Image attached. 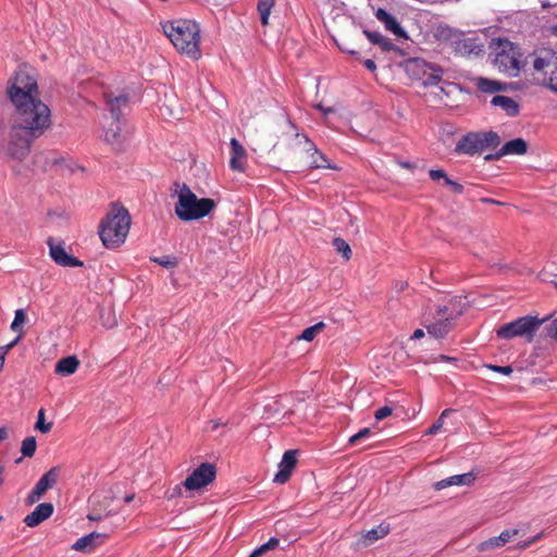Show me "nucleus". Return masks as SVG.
Masks as SVG:
<instances>
[{
    "mask_svg": "<svg viewBox=\"0 0 557 557\" xmlns=\"http://www.w3.org/2000/svg\"><path fill=\"white\" fill-rule=\"evenodd\" d=\"M87 518H88L89 520H92V521H99V520H101V516H100V515H96V513H89V515L87 516Z\"/></svg>",
    "mask_w": 557,
    "mask_h": 557,
    "instance_id": "nucleus-55",
    "label": "nucleus"
},
{
    "mask_svg": "<svg viewBox=\"0 0 557 557\" xmlns=\"http://www.w3.org/2000/svg\"><path fill=\"white\" fill-rule=\"evenodd\" d=\"M363 34L366 35V37L369 39V41L371 44L380 46L383 51H386V52H388V51H400L399 47L394 45L391 41V39H388L387 37H384L379 32H372V30L364 29Z\"/></svg>",
    "mask_w": 557,
    "mask_h": 557,
    "instance_id": "nucleus-24",
    "label": "nucleus"
},
{
    "mask_svg": "<svg viewBox=\"0 0 557 557\" xmlns=\"http://www.w3.org/2000/svg\"><path fill=\"white\" fill-rule=\"evenodd\" d=\"M38 94L36 78L25 70L16 71L8 82L7 95L15 111L7 152L13 159H25L32 144L52 125L50 108L38 98Z\"/></svg>",
    "mask_w": 557,
    "mask_h": 557,
    "instance_id": "nucleus-1",
    "label": "nucleus"
},
{
    "mask_svg": "<svg viewBox=\"0 0 557 557\" xmlns=\"http://www.w3.org/2000/svg\"><path fill=\"white\" fill-rule=\"evenodd\" d=\"M51 428H52L51 422H48V423L45 422V410L40 409L38 411V417H37V421L35 424V429L40 431L41 433H48L51 430Z\"/></svg>",
    "mask_w": 557,
    "mask_h": 557,
    "instance_id": "nucleus-36",
    "label": "nucleus"
},
{
    "mask_svg": "<svg viewBox=\"0 0 557 557\" xmlns=\"http://www.w3.org/2000/svg\"><path fill=\"white\" fill-rule=\"evenodd\" d=\"M325 327L324 322H318L314 325H311L302 331V333L297 337L298 339L311 342L319 332H321Z\"/></svg>",
    "mask_w": 557,
    "mask_h": 557,
    "instance_id": "nucleus-30",
    "label": "nucleus"
},
{
    "mask_svg": "<svg viewBox=\"0 0 557 557\" xmlns=\"http://www.w3.org/2000/svg\"><path fill=\"white\" fill-rule=\"evenodd\" d=\"M54 507L51 503H41L24 518V523L29 528L39 525L42 521L50 518L53 513Z\"/></svg>",
    "mask_w": 557,
    "mask_h": 557,
    "instance_id": "nucleus-15",
    "label": "nucleus"
},
{
    "mask_svg": "<svg viewBox=\"0 0 557 557\" xmlns=\"http://www.w3.org/2000/svg\"><path fill=\"white\" fill-rule=\"evenodd\" d=\"M3 483V468L0 467V485Z\"/></svg>",
    "mask_w": 557,
    "mask_h": 557,
    "instance_id": "nucleus-60",
    "label": "nucleus"
},
{
    "mask_svg": "<svg viewBox=\"0 0 557 557\" xmlns=\"http://www.w3.org/2000/svg\"><path fill=\"white\" fill-rule=\"evenodd\" d=\"M4 361L5 359H3L2 357H0V372L2 371L3 367H4Z\"/></svg>",
    "mask_w": 557,
    "mask_h": 557,
    "instance_id": "nucleus-61",
    "label": "nucleus"
},
{
    "mask_svg": "<svg viewBox=\"0 0 557 557\" xmlns=\"http://www.w3.org/2000/svg\"><path fill=\"white\" fill-rule=\"evenodd\" d=\"M275 4V0H259L257 4V11L260 15V22L262 26L269 25V17L271 11Z\"/></svg>",
    "mask_w": 557,
    "mask_h": 557,
    "instance_id": "nucleus-29",
    "label": "nucleus"
},
{
    "mask_svg": "<svg viewBox=\"0 0 557 557\" xmlns=\"http://www.w3.org/2000/svg\"><path fill=\"white\" fill-rule=\"evenodd\" d=\"M456 85L455 84H450V83H447L446 86H442L440 88L441 92L445 94V95H449L450 90L448 88H455Z\"/></svg>",
    "mask_w": 557,
    "mask_h": 557,
    "instance_id": "nucleus-52",
    "label": "nucleus"
},
{
    "mask_svg": "<svg viewBox=\"0 0 557 557\" xmlns=\"http://www.w3.org/2000/svg\"><path fill=\"white\" fill-rule=\"evenodd\" d=\"M265 544L270 550H273L278 546L280 540L277 537H271L268 542H265Z\"/></svg>",
    "mask_w": 557,
    "mask_h": 557,
    "instance_id": "nucleus-50",
    "label": "nucleus"
},
{
    "mask_svg": "<svg viewBox=\"0 0 557 557\" xmlns=\"http://www.w3.org/2000/svg\"><path fill=\"white\" fill-rule=\"evenodd\" d=\"M544 536V532H540L537 533L536 535L530 537L529 540H525V541H522V542H519L517 547L519 549H527L528 547H530L532 544H534L535 542L540 541L542 537Z\"/></svg>",
    "mask_w": 557,
    "mask_h": 557,
    "instance_id": "nucleus-40",
    "label": "nucleus"
},
{
    "mask_svg": "<svg viewBox=\"0 0 557 557\" xmlns=\"http://www.w3.org/2000/svg\"><path fill=\"white\" fill-rule=\"evenodd\" d=\"M423 336H424V332H423V330H421V329H417V330L413 332V334H412L411 338H412V339H420V338H422Z\"/></svg>",
    "mask_w": 557,
    "mask_h": 557,
    "instance_id": "nucleus-53",
    "label": "nucleus"
},
{
    "mask_svg": "<svg viewBox=\"0 0 557 557\" xmlns=\"http://www.w3.org/2000/svg\"><path fill=\"white\" fill-rule=\"evenodd\" d=\"M370 434H371V430L369 428H363L358 433L350 436L348 442L350 445H355L357 442H359L360 440H362L364 437H368Z\"/></svg>",
    "mask_w": 557,
    "mask_h": 557,
    "instance_id": "nucleus-42",
    "label": "nucleus"
},
{
    "mask_svg": "<svg viewBox=\"0 0 557 557\" xmlns=\"http://www.w3.org/2000/svg\"><path fill=\"white\" fill-rule=\"evenodd\" d=\"M348 53L354 54L356 53L354 50H347Z\"/></svg>",
    "mask_w": 557,
    "mask_h": 557,
    "instance_id": "nucleus-64",
    "label": "nucleus"
},
{
    "mask_svg": "<svg viewBox=\"0 0 557 557\" xmlns=\"http://www.w3.org/2000/svg\"><path fill=\"white\" fill-rule=\"evenodd\" d=\"M296 137H301L305 145V151L309 154L310 161H309V168L310 169H335L333 166L329 159L323 154L321 151L318 150L315 145L308 138L307 135L299 133H296Z\"/></svg>",
    "mask_w": 557,
    "mask_h": 557,
    "instance_id": "nucleus-13",
    "label": "nucleus"
},
{
    "mask_svg": "<svg viewBox=\"0 0 557 557\" xmlns=\"http://www.w3.org/2000/svg\"><path fill=\"white\" fill-rule=\"evenodd\" d=\"M482 201L486 202V203H496L497 202L496 200L491 199V198H483Z\"/></svg>",
    "mask_w": 557,
    "mask_h": 557,
    "instance_id": "nucleus-58",
    "label": "nucleus"
},
{
    "mask_svg": "<svg viewBox=\"0 0 557 557\" xmlns=\"http://www.w3.org/2000/svg\"><path fill=\"white\" fill-rule=\"evenodd\" d=\"M270 549L268 548V545L264 543L262 545H260L259 547H257L250 555L249 557H260L262 556L263 554H265L267 552H269Z\"/></svg>",
    "mask_w": 557,
    "mask_h": 557,
    "instance_id": "nucleus-48",
    "label": "nucleus"
},
{
    "mask_svg": "<svg viewBox=\"0 0 557 557\" xmlns=\"http://www.w3.org/2000/svg\"><path fill=\"white\" fill-rule=\"evenodd\" d=\"M455 51L461 55H478L482 52L483 46L476 38L461 37L454 41Z\"/></svg>",
    "mask_w": 557,
    "mask_h": 557,
    "instance_id": "nucleus-18",
    "label": "nucleus"
},
{
    "mask_svg": "<svg viewBox=\"0 0 557 557\" xmlns=\"http://www.w3.org/2000/svg\"><path fill=\"white\" fill-rule=\"evenodd\" d=\"M215 208L216 202L213 199L198 198L186 184H183L174 211L180 220L189 222L208 216Z\"/></svg>",
    "mask_w": 557,
    "mask_h": 557,
    "instance_id": "nucleus-4",
    "label": "nucleus"
},
{
    "mask_svg": "<svg viewBox=\"0 0 557 557\" xmlns=\"http://www.w3.org/2000/svg\"><path fill=\"white\" fill-rule=\"evenodd\" d=\"M429 176L432 181H440V180H443V184L445 183L446 178L448 177V175L446 174V172L442 169H437V170H430L429 171Z\"/></svg>",
    "mask_w": 557,
    "mask_h": 557,
    "instance_id": "nucleus-44",
    "label": "nucleus"
},
{
    "mask_svg": "<svg viewBox=\"0 0 557 557\" xmlns=\"http://www.w3.org/2000/svg\"><path fill=\"white\" fill-rule=\"evenodd\" d=\"M211 423H212V428H211V429H212L213 431H214V430H216L220 425H222V424H223L222 422H220V421H214V420H213V421H211Z\"/></svg>",
    "mask_w": 557,
    "mask_h": 557,
    "instance_id": "nucleus-57",
    "label": "nucleus"
},
{
    "mask_svg": "<svg viewBox=\"0 0 557 557\" xmlns=\"http://www.w3.org/2000/svg\"><path fill=\"white\" fill-rule=\"evenodd\" d=\"M297 454L298 450L294 449H289L284 453L278 465L280 470L274 475L273 482L284 484L289 480L292 472L297 463Z\"/></svg>",
    "mask_w": 557,
    "mask_h": 557,
    "instance_id": "nucleus-14",
    "label": "nucleus"
},
{
    "mask_svg": "<svg viewBox=\"0 0 557 557\" xmlns=\"http://www.w3.org/2000/svg\"><path fill=\"white\" fill-rule=\"evenodd\" d=\"M106 102L109 107L111 115L115 122H120L123 109H125L129 102V96L127 92H121L119 96L112 94H104Z\"/></svg>",
    "mask_w": 557,
    "mask_h": 557,
    "instance_id": "nucleus-16",
    "label": "nucleus"
},
{
    "mask_svg": "<svg viewBox=\"0 0 557 557\" xmlns=\"http://www.w3.org/2000/svg\"><path fill=\"white\" fill-rule=\"evenodd\" d=\"M106 539H107L106 533L91 532L83 537H79L72 545V548L77 552L90 553L97 546L101 545Z\"/></svg>",
    "mask_w": 557,
    "mask_h": 557,
    "instance_id": "nucleus-17",
    "label": "nucleus"
},
{
    "mask_svg": "<svg viewBox=\"0 0 557 557\" xmlns=\"http://www.w3.org/2000/svg\"><path fill=\"white\" fill-rule=\"evenodd\" d=\"M528 151V143L523 138H515L512 140L507 141L500 148V154H524Z\"/></svg>",
    "mask_w": 557,
    "mask_h": 557,
    "instance_id": "nucleus-26",
    "label": "nucleus"
},
{
    "mask_svg": "<svg viewBox=\"0 0 557 557\" xmlns=\"http://www.w3.org/2000/svg\"><path fill=\"white\" fill-rule=\"evenodd\" d=\"M546 321L547 318L540 319L536 315L520 317L511 322L500 325L496 330V336L506 341L521 337L527 343H532L537 331Z\"/></svg>",
    "mask_w": 557,
    "mask_h": 557,
    "instance_id": "nucleus-5",
    "label": "nucleus"
},
{
    "mask_svg": "<svg viewBox=\"0 0 557 557\" xmlns=\"http://www.w3.org/2000/svg\"><path fill=\"white\" fill-rule=\"evenodd\" d=\"M444 185L448 186L450 188V190L456 195H461L465 189L463 185H461L460 183H458L456 181L450 180L449 177L446 178Z\"/></svg>",
    "mask_w": 557,
    "mask_h": 557,
    "instance_id": "nucleus-41",
    "label": "nucleus"
},
{
    "mask_svg": "<svg viewBox=\"0 0 557 557\" xmlns=\"http://www.w3.org/2000/svg\"><path fill=\"white\" fill-rule=\"evenodd\" d=\"M460 310L454 309V301L448 305H437L434 321L424 324L428 333L435 338H444L453 329L454 321L461 314Z\"/></svg>",
    "mask_w": 557,
    "mask_h": 557,
    "instance_id": "nucleus-9",
    "label": "nucleus"
},
{
    "mask_svg": "<svg viewBox=\"0 0 557 557\" xmlns=\"http://www.w3.org/2000/svg\"><path fill=\"white\" fill-rule=\"evenodd\" d=\"M499 144L500 137L494 131L469 132L457 141L455 152L457 154L474 156L486 149H495Z\"/></svg>",
    "mask_w": 557,
    "mask_h": 557,
    "instance_id": "nucleus-6",
    "label": "nucleus"
},
{
    "mask_svg": "<svg viewBox=\"0 0 557 557\" xmlns=\"http://www.w3.org/2000/svg\"><path fill=\"white\" fill-rule=\"evenodd\" d=\"M546 336L557 342V318L545 326Z\"/></svg>",
    "mask_w": 557,
    "mask_h": 557,
    "instance_id": "nucleus-45",
    "label": "nucleus"
},
{
    "mask_svg": "<svg viewBox=\"0 0 557 557\" xmlns=\"http://www.w3.org/2000/svg\"><path fill=\"white\" fill-rule=\"evenodd\" d=\"M333 246L335 250L343 256L345 260H349L351 257V249L348 243L339 237L333 239Z\"/></svg>",
    "mask_w": 557,
    "mask_h": 557,
    "instance_id": "nucleus-32",
    "label": "nucleus"
},
{
    "mask_svg": "<svg viewBox=\"0 0 557 557\" xmlns=\"http://www.w3.org/2000/svg\"><path fill=\"white\" fill-rule=\"evenodd\" d=\"M364 66L371 71V72H374L376 70V64L373 60L371 59H367L364 62H363Z\"/></svg>",
    "mask_w": 557,
    "mask_h": 557,
    "instance_id": "nucleus-51",
    "label": "nucleus"
},
{
    "mask_svg": "<svg viewBox=\"0 0 557 557\" xmlns=\"http://www.w3.org/2000/svg\"><path fill=\"white\" fill-rule=\"evenodd\" d=\"M59 474V467H52L46 473H44L26 497V504L33 505L37 503L42 497V495L57 483Z\"/></svg>",
    "mask_w": 557,
    "mask_h": 557,
    "instance_id": "nucleus-11",
    "label": "nucleus"
},
{
    "mask_svg": "<svg viewBox=\"0 0 557 557\" xmlns=\"http://www.w3.org/2000/svg\"><path fill=\"white\" fill-rule=\"evenodd\" d=\"M162 29L164 35L171 40V42L180 53L186 54L194 60L200 58V29L195 21H168L164 24H162Z\"/></svg>",
    "mask_w": 557,
    "mask_h": 557,
    "instance_id": "nucleus-2",
    "label": "nucleus"
},
{
    "mask_svg": "<svg viewBox=\"0 0 557 557\" xmlns=\"http://www.w3.org/2000/svg\"><path fill=\"white\" fill-rule=\"evenodd\" d=\"M491 103L495 107H500L508 116H517L520 112L518 102L508 96H494Z\"/></svg>",
    "mask_w": 557,
    "mask_h": 557,
    "instance_id": "nucleus-23",
    "label": "nucleus"
},
{
    "mask_svg": "<svg viewBox=\"0 0 557 557\" xmlns=\"http://www.w3.org/2000/svg\"><path fill=\"white\" fill-rule=\"evenodd\" d=\"M8 437V431L5 428H0V441H3Z\"/></svg>",
    "mask_w": 557,
    "mask_h": 557,
    "instance_id": "nucleus-54",
    "label": "nucleus"
},
{
    "mask_svg": "<svg viewBox=\"0 0 557 557\" xmlns=\"http://www.w3.org/2000/svg\"><path fill=\"white\" fill-rule=\"evenodd\" d=\"M403 165H404L405 168H410V164H409L408 162H405Z\"/></svg>",
    "mask_w": 557,
    "mask_h": 557,
    "instance_id": "nucleus-63",
    "label": "nucleus"
},
{
    "mask_svg": "<svg viewBox=\"0 0 557 557\" xmlns=\"http://www.w3.org/2000/svg\"><path fill=\"white\" fill-rule=\"evenodd\" d=\"M476 87L485 94H494L504 89V85L502 83L484 77L478 78Z\"/></svg>",
    "mask_w": 557,
    "mask_h": 557,
    "instance_id": "nucleus-28",
    "label": "nucleus"
},
{
    "mask_svg": "<svg viewBox=\"0 0 557 557\" xmlns=\"http://www.w3.org/2000/svg\"><path fill=\"white\" fill-rule=\"evenodd\" d=\"M474 480L475 475L473 472L456 474L436 482L434 484V488L436 491H441L453 485H471L474 482Z\"/></svg>",
    "mask_w": 557,
    "mask_h": 557,
    "instance_id": "nucleus-22",
    "label": "nucleus"
},
{
    "mask_svg": "<svg viewBox=\"0 0 557 557\" xmlns=\"http://www.w3.org/2000/svg\"><path fill=\"white\" fill-rule=\"evenodd\" d=\"M453 411V409L443 410L440 418L429 428L426 434H436L437 431L443 426L444 419Z\"/></svg>",
    "mask_w": 557,
    "mask_h": 557,
    "instance_id": "nucleus-37",
    "label": "nucleus"
},
{
    "mask_svg": "<svg viewBox=\"0 0 557 557\" xmlns=\"http://www.w3.org/2000/svg\"><path fill=\"white\" fill-rule=\"evenodd\" d=\"M391 531L389 523L382 522L379 525L372 528L363 535V542L366 545H371L377 540L385 537Z\"/></svg>",
    "mask_w": 557,
    "mask_h": 557,
    "instance_id": "nucleus-27",
    "label": "nucleus"
},
{
    "mask_svg": "<svg viewBox=\"0 0 557 557\" xmlns=\"http://www.w3.org/2000/svg\"><path fill=\"white\" fill-rule=\"evenodd\" d=\"M183 482L181 484L175 485L173 488L169 490L166 492V498L172 499L176 497H181L183 495Z\"/></svg>",
    "mask_w": 557,
    "mask_h": 557,
    "instance_id": "nucleus-46",
    "label": "nucleus"
},
{
    "mask_svg": "<svg viewBox=\"0 0 557 557\" xmlns=\"http://www.w3.org/2000/svg\"><path fill=\"white\" fill-rule=\"evenodd\" d=\"M79 367V360L76 356H67L65 358L60 359L55 364V373L60 375H72L76 372Z\"/></svg>",
    "mask_w": 557,
    "mask_h": 557,
    "instance_id": "nucleus-25",
    "label": "nucleus"
},
{
    "mask_svg": "<svg viewBox=\"0 0 557 557\" xmlns=\"http://www.w3.org/2000/svg\"><path fill=\"white\" fill-rule=\"evenodd\" d=\"M47 245L49 246L50 257L58 265L67 268L83 267V261L72 255H69L65 251L63 244H55L53 237H49L47 239Z\"/></svg>",
    "mask_w": 557,
    "mask_h": 557,
    "instance_id": "nucleus-12",
    "label": "nucleus"
},
{
    "mask_svg": "<svg viewBox=\"0 0 557 557\" xmlns=\"http://www.w3.org/2000/svg\"><path fill=\"white\" fill-rule=\"evenodd\" d=\"M521 52L517 45L507 39H499L493 59L494 66L508 77H517L521 70Z\"/></svg>",
    "mask_w": 557,
    "mask_h": 557,
    "instance_id": "nucleus-7",
    "label": "nucleus"
},
{
    "mask_svg": "<svg viewBox=\"0 0 557 557\" xmlns=\"http://www.w3.org/2000/svg\"><path fill=\"white\" fill-rule=\"evenodd\" d=\"M37 442L34 436H28L22 442L21 453L23 457H33L35 455Z\"/></svg>",
    "mask_w": 557,
    "mask_h": 557,
    "instance_id": "nucleus-33",
    "label": "nucleus"
},
{
    "mask_svg": "<svg viewBox=\"0 0 557 557\" xmlns=\"http://www.w3.org/2000/svg\"><path fill=\"white\" fill-rule=\"evenodd\" d=\"M556 64L553 63L549 59L537 57L533 61V67L536 72H544L546 75L548 73V70H550Z\"/></svg>",
    "mask_w": 557,
    "mask_h": 557,
    "instance_id": "nucleus-34",
    "label": "nucleus"
},
{
    "mask_svg": "<svg viewBox=\"0 0 557 557\" xmlns=\"http://www.w3.org/2000/svg\"><path fill=\"white\" fill-rule=\"evenodd\" d=\"M120 122H115V125L108 128L104 133V139L107 143L111 145L121 144V127L119 125Z\"/></svg>",
    "mask_w": 557,
    "mask_h": 557,
    "instance_id": "nucleus-31",
    "label": "nucleus"
},
{
    "mask_svg": "<svg viewBox=\"0 0 557 557\" xmlns=\"http://www.w3.org/2000/svg\"><path fill=\"white\" fill-rule=\"evenodd\" d=\"M153 262L162 265L163 268H166V269H170V268H173L176 265V260L174 258H171V257H161V258H153L152 259Z\"/></svg>",
    "mask_w": 557,
    "mask_h": 557,
    "instance_id": "nucleus-39",
    "label": "nucleus"
},
{
    "mask_svg": "<svg viewBox=\"0 0 557 557\" xmlns=\"http://www.w3.org/2000/svg\"><path fill=\"white\" fill-rule=\"evenodd\" d=\"M405 71L411 79L419 81L424 87L440 84L443 76L442 67L428 63L420 58L407 60Z\"/></svg>",
    "mask_w": 557,
    "mask_h": 557,
    "instance_id": "nucleus-8",
    "label": "nucleus"
},
{
    "mask_svg": "<svg viewBox=\"0 0 557 557\" xmlns=\"http://www.w3.org/2000/svg\"><path fill=\"white\" fill-rule=\"evenodd\" d=\"M504 156L500 154V149L494 153H488L484 157V160L485 161H496V160H499L500 158H503Z\"/></svg>",
    "mask_w": 557,
    "mask_h": 557,
    "instance_id": "nucleus-49",
    "label": "nucleus"
},
{
    "mask_svg": "<svg viewBox=\"0 0 557 557\" xmlns=\"http://www.w3.org/2000/svg\"><path fill=\"white\" fill-rule=\"evenodd\" d=\"M131 227V215L125 207L113 203L99 223V236L104 247L117 248L124 244Z\"/></svg>",
    "mask_w": 557,
    "mask_h": 557,
    "instance_id": "nucleus-3",
    "label": "nucleus"
},
{
    "mask_svg": "<svg viewBox=\"0 0 557 557\" xmlns=\"http://www.w3.org/2000/svg\"><path fill=\"white\" fill-rule=\"evenodd\" d=\"M393 412V409L388 406H384V407H381L379 408L375 413H374V418L376 420H383L385 418H387L388 416H391Z\"/></svg>",
    "mask_w": 557,
    "mask_h": 557,
    "instance_id": "nucleus-47",
    "label": "nucleus"
},
{
    "mask_svg": "<svg viewBox=\"0 0 557 557\" xmlns=\"http://www.w3.org/2000/svg\"><path fill=\"white\" fill-rule=\"evenodd\" d=\"M216 478V467L210 462H202L183 482L186 490L195 491L209 485Z\"/></svg>",
    "mask_w": 557,
    "mask_h": 557,
    "instance_id": "nucleus-10",
    "label": "nucleus"
},
{
    "mask_svg": "<svg viewBox=\"0 0 557 557\" xmlns=\"http://www.w3.org/2000/svg\"><path fill=\"white\" fill-rule=\"evenodd\" d=\"M23 336V332H21L12 342H10L9 344L4 345V346H1L0 347V357H2L3 359H5V356L8 355V352L13 349L17 343L20 342V339L22 338Z\"/></svg>",
    "mask_w": 557,
    "mask_h": 557,
    "instance_id": "nucleus-38",
    "label": "nucleus"
},
{
    "mask_svg": "<svg viewBox=\"0 0 557 557\" xmlns=\"http://www.w3.org/2000/svg\"><path fill=\"white\" fill-rule=\"evenodd\" d=\"M26 321V314H25V311L23 309H17L15 311V314H14V319L11 323V330L14 331V332H17L20 331V333L22 332L21 330V325L23 323H25Z\"/></svg>",
    "mask_w": 557,
    "mask_h": 557,
    "instance_id": "nucleus-35",
    "label": "nucleus"
},
{
    "mask_svg": "<svg viewBox=\"0 0 557 557\" xmlns=\"http://www.w3.org/2000/svg\"><path fill=\"white\" fill-rule=\"evenodd\" d=\"M231 159H230V168L233 171L244 172L245 171V158L246 150L243 145L236 139H231Z\"/></svg>",
    "mask_w": 557,
    "mask_h": 557,
    "instance_id": "nucleus-19",
    "label": "nucleus"
},
{
    "mask_svg": "<svg viewBox=\"0 0 557 557\" xmlns=\"http://www.w3.org/2000/svg\"><path fill=\"white\" fill-rule=\"evenodd\" d=\"M0 147L3 148L4 147V144H3V139L0 137Z\"/></svg>",
    "mask_w": 557,
    "mask_h": 557,
    "instance_id": "nucleus-62",
    "label": "nucleus"
},
{
    "mask_svg": "<svg viewBox=\"0 0 557 557\" xmlns=\"http://www.w3.org/2000/svg\"><path fill=\"white\" fill-rule=\"evenodd\" d=\"M134 499V495H126L124 498L125 503H131Z\"/></svg>",
    "mask_w": 557,
    "mask_h": 557,
    "instance_id": "nucleus-59",
    "label": "nucleus"
},
{
    "mask_svg": "<svg viewBox=\"0 0 557 557\" xmlns=\"http://www.w3.org/2000/svg\"><path fill=\"white\" fill-rule=\"evenodd\" d=\"M375 17L384 24L387 30L392 32L397 37L407 38V33L399 25L397 20L385 9L379 8L375 12Z\"/></svg>",
    "mask_w": 557,
    "mask_h": 557,
    "instance_id": "nucleus-20",
    "label": "nucleus"
},
{
    "mask_svg": "<svg viewBox=\"0 0 557 557\" xmlns=\"http://www.w3.org/2000/svg\"><path fill=\"white\" fill-rule=\"evenodd\" d=\"M486 368L494 372L502 373L504 375H509L513 371L511 366L486 364Z\"/></svg>",
    "mask_w": 557,
    "mask_h": 557,
    "instance_id": "nucleus-43",
    "label": "nucleus"
},
{
    "mask_svg": "<svg viewBox=\"0 0 557 557\" xmlns=\"http://www.w3.org/2000/svg\"><path fill=\"white\" fill-rule=\"evenodd\" d=\"M519 534L518 529L504 530L498 536L491 537L479 545L480 550L498 548L507 544L512 537Z\"/></svg>",
    "mask_w": 557,
    "mask_h": 557,
    "instance_id": "nucleus-21",
    "label": "nucleus"
},
{
    "mask_svg": "<svg viewBox=\"0 0 557 557\" xmlns=\"http://www.w3.org/2000/svg\"><path fill=\"white\" fill-rule=\"evenodd\" d=\"M547 85H548V87L550 89L557 90V84H554V78L552 76L548 78V84Z\"/></svg>",
    "mask_w": 557,
    "mask_h": 557,
    "instance_id": "nucleus-56",
    "label": "nucleus"
}]
</instances>
